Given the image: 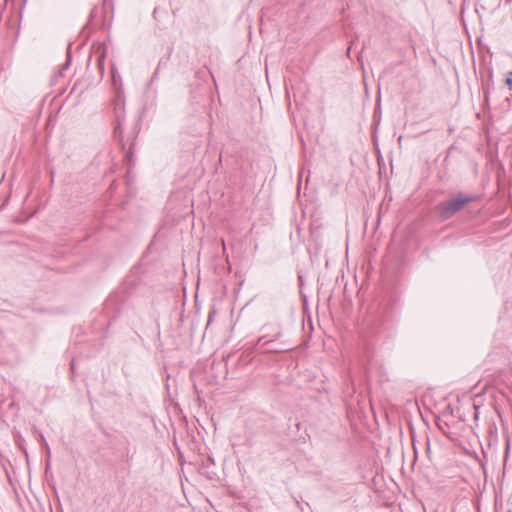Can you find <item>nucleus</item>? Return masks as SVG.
Listing matches in <instances>:
<instances>
[{"label":"nucleus","mask_w":512,"mask_h":512,"mask_svg":"<svg viewBox=\"0 0 512 512\" xmlns=\"http://www.w3.org/2000/svg\"><path fill=\"white\" fill-rule=\"evenodd\" d=\"M474 196H457L453 199L443 201L438 205L439 216L442 220H447L459 212L465 205L471 203Z\"/></svg>","instance_id":"nucleus-1"},{"label":"nucleus","mask_w":512,"mask_h":512,"mask_svg":"<svg viewBox=\"0 0 512 512\" xmlns=\"http://www.w3.org/2000/svg\"><path fill=\"white\" fill-rule=\"evenodd\" d=\"M112 82L115 88V97L113 100L115 118L117 122L116 131L120 129L122 122L124 121V106L125 98L121 87L117 86V75L115 68H112Z\"/></svg>","instance_id":"nucleus-2"},{"label":"nucleus","mask_w":512,"mask_h":512,"mask_svg":"<svg viewBox=\"0 0 512 512\" xmlns=\"http://www.w3.org/2000/svg\"><path fill=\"white\" fill-rule=\"evenodd\" d=\"M104 53H101L99 56H98V66H99V69L101 70V72L104 71Z\"/></svg>","instance_id":"nucleus-3"},{"label":"nucleus","mask_w":512,"mask_h":512,"mask_svg":"<svg viewBox=\"0 0 512 512\" xmlns=\"http://www.w3.org/2000/svg\"><path fill=\"white\" fill-rule=\"evenodd\" d=\"M505 84L508 86L509 90H512V72L507 74Z\"/></svg>","instance_id":"nucleus-4"},{"label":"nucleus","mask_w":512,"mask_h":512,"mask_svg":"<svg viewBox=\"0 0 512 512\" xmlns=\"http://www.w3.org/2000/svg\"><path fill=\"white\" fill-rule=\"evenodd\" d=\"M262 342H263V344H264V345H265V344H267V343H269V341H264V337H260V338L258 339L257 343H258V344H261Z\"/></svg>","instance_id":"nucleus-5"},{"label":"nucleus","mask_w":512,"mask_h":512,"mask_svg":"<svg viewBox=\"0 0 512 512\" xmlns=\"http://www.w3.org/2000/svg\"><path fill=\"white\" fill-rule=\"evenodd\" d=\"M158 77V72H155L151 78L152 81H154L155 79H157Z\"/></svg>","instance_id":"nucleus-6"},{"label":"nucleus","mask_w":512,"mask_h":512,"mask_svg":"<svg viewBox=\"0 0 512 512\" xmlns=\"http://www.w3.org/2000/svg\"><path fill=\"white\" fill-rule=\"evenodd\" d=\"M47 452L50 453V447L46 444Z\"/></svg>","instance_id":"nucleus-7"},{"label":"nucleus","mask_w":512,"mask_h":512,"mask_svg":"<svg viewBox=\"0 0 512 512\" xmlns=\"http://www.w3.org/2000/svg\"><path fill=\"white\" fill-rule=\"evenodd\" d=\"M223 249L225 250V241L222 240Z\"/></svg>","instance_id":"nucleus-8"}]
</instances>
